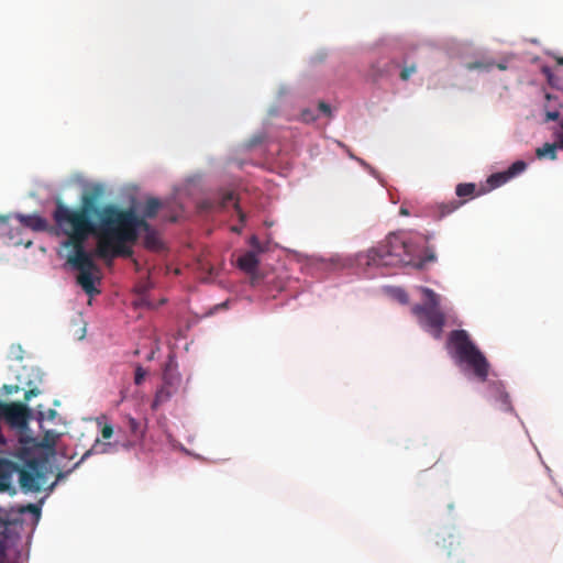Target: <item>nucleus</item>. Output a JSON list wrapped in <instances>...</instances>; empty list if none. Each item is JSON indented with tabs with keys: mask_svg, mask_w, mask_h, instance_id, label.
Wrapping results in <instances>:
<instances>
[{
	"mask_svg": "<svg viewBox=\"0 0 563 563\" xmlns=\"http://www.w3.org/2000/svg\"><path fill=\"white\" fill-rule=\"evenodd\" d=\"M101 194L100 187L84 192L80 207L76 209L58 199L53 212L56 227L67 236L63 243V246L69 250L67 264L78 272L77 284L89 296L100 292L95 286L96 279H99V267L93 261V255H106L111 238L103 227L104 212L108 208L120 209L114 205L99 208L98 200Z\"/></svg>",
	"mask_w": 563,
	"mask_h": 563,
	"instance_id": "1",
	"label": "nucleus"
},
{
	"mask_svg": "<svg viewBox=\"0 0 563 563\" xmlns=\"http://www.w3.org/2000/svg\"><path fill=\"white\" fill-rule=\"evenodd\" d=\"M103 227L111 235L108 241L106 255H100L108 265L115 257H131L133 250L129 244H134L140 231L144 232V245L150 250H158L162 242L156 230L143 218H140L132 209L108 208L104 212Z\"/></svg>",
	"mask_w": 563,
	"mask_h": 563,
	"instance_id": "2",
	"label": "nucleus"
},
{
	"mask_svg": "<svg viewBox=\"0 0 563 563\" xmlns=\"http://www.w3.org/2000/svg\"><path fill=\"white\" fill-rule=\"evenodd\" d=\"M418 254L419 247L409 234L391 233L376 247L367 252L365 264L376 267L413 265L417 268H422L426 262L435 260V255L431 253L416 262Z\"/></svg>",
	"mask_w": 563,
	"mask_h": 563,
	"instance_id": "3",
	"label": "nucleus"
},
{
	"mask_svg": "<svg viewBox=\"0 0 563 563\" xmlns=\"http://www.w3.org/2000/svg\"><path fill=\"white\" fill-rule=\"evenodd\" d=\"M446 347L456 365H465L479 382L487 380L490 364L465 330L451 331Z\"/></svg>",
	"mask_w": 563,
	"mask_h": 563,
	"instance_id": "4",
	"label": "nucleus"
},
{
	"mask_svg": "<svg viewBox=\"0 0 563 563\" xmlns=\"http://www.w3.org/2000/svg\"><path fill=\"white\" fill-rule=\"evenodd\" d=\"M426 302L412 307V313L418 318L422 328L429 331L435 339H440L445 324V316L440 310V298L430 288L422 287Z\"/></svg>",
	"mask_w": 563,
	"mask_h": 563,
	"instance_id": "5",
	"label": "nucleus"
},
{
	"mask_svg": "<svg viewBox=\"0 0 563 563\" xmlns=\"http://www.w3.org/2000/svg\"><path fill=\"white\" fill-rule=\"evenodd\" d=\"M41 462L31 459L26 462L25 467H20L19 473L20 487L25 493H38L45 483V474L42 472Z\"/></svg>",
	"mask_w": 563,
	"mask_h": 563,
	"instance_id": "6",
	"label": "nucleus"
},
{
	"mask_svg": "<svg viewBox=\"0 0 563 563\" xmlns=\"http://www.w3.org/2000/svg\"><path fill=\"white\" fill-rule=\"evenodd\" d=\"M0 415L8 423L14 427H24L27 421L29 409L21 402H0Z\"/></svg>",
	"mask_w": 563,
	"mask_h": 563,
	"instance_id": "7",
	"label": "nucleus"
},
{
	"mask_svg": "<svg viewBox=\"0 0 563 563\" xmlns=\"http://www.w3.org/2000/svg\"><path fill=\"white\" fill-rule=\"evenodd\" d=\"M19 470V465L12 461L0 457V493L12 492V476Z\"/></svg>",
	"mask_w": 563,
	"mask_h": 563,
	"instance_id": "8",
	"label": "nucleus"
},
{
	"mask_svg": "<svg viewBox=\"0 0 563 563\" xmlns=\"http://www.w3.org/2000/svg\"><path fill=\"white\" fill-rule=\"evenodd\" d=\"M16 219L21 224L36 232H43L48 229L47 220L37 214H16Z\"/></svg>",
	"mask_w": 563,
	"mask_h": 563,
	"instance_id": "9",
	"label": "nucleus"
},
{
	"mask_svg": "<svg viewBox=\"0 0 563 563\" xmlns=\"http://www.w3.org/2000/svg\"><path fill=\"white\" fill-rule=\"evenodd\" d=\"M489 391L492 397L500 402V408L506 411H510L511 405L509 400V395L505 391L504 385L499 382H494L489 384Z\"/></svg>",
	"mask_w": 563,
	"mask_h": 563,
	"instance_id": "10",
	"label": "nucleus"
},
{
	"mask_svg": "<svg viewBox=\"0 0 563 563\" xmlns=\"http://www.w3.org/2000/svg\"><path fill=\"white\" fill-rule=\"evenodd\" d=\"M260 264V260L257 257V253L254 251H249L241 255L238 260V266L240 269L247 274L254 273Z\"/></svg>",
	"mask_w": 563,
	"mask_h": 563,
	"instance_id": "11",
	"label": "nucleus"
},
{
	"mask_svg": "<svg viewBox=\"0 0 563 563\" xmlns=\"http://www.w3.org/2000/svg\"><path fill=\"white\" fill-rule=\"evenodd\" d=\"M448 555L454 559V563H466L467 553L457 539L450 538Z\"/></svg>",
	"mask_w": 563,
	"mask_h": 563,
	"instance_id": "12",
	"label": "nucleus"
},
{
	"mask_svg": "<svg viewBox=\"0 0 563 563\" xmlns=\"http://www.w3.org/2000/svg\"><path fill=\"white\" fill-rule=\"evenodd\" d=\"M10 531L5 521H0V563H10L7 556Z\"/></svg>",
	"mask_w": 563,
	"mask_h": 563,
	"instance_id": "13",
	"label": "nucleus"
},
{
	"mask_svg": "<svg viewBox=\"0 0 563 563\" xmlns=\"http://www.w3.org/2000/svg\"><path fill=\"white\" fill-rule=\"evenodd\" d=\"M233 202L234 205V209L236 210V213H238V217H239V220L242 224L245 223L246 221V214L242 211V209L240 208V205L238 203V201L235 200V195L233 191H227L222 195L221 199H220V207L221 208H225L229 206V203Z\"/></svg>",
	"mask_w": 563,
	"mask_h": 563,
	"instance_id": "14",
	"label": "nucleus"
},
{
	"mask_svg": "<svg viewBox=\"0 0 563 563\" xmlns=\"http://www.w3.org/2000/svg\"><path fill=\"white\" fill-rule=\"evenodd\" d=\"M162 207V203L159 201V199L157 198H148L145 203H144V207L142 209V216H139L140 218H143V219H153L157 216L159 209Z\"/></svg>",
	"mask_w": 563,
	"mask_h": 563,
	"instance_id": "15",
	"label": "nucleus"
},
{
	"mask_svg": "<svg viewBox=\"0 0 563 563\" xmlns=\"http://www.w3.org/2000/svg\"><path fill=\"white\" fill-rule=\"evenodd\" d=\"M463 205V201L451 200L449 202H441L437 205V218L440 220L455 210H457Z\"/></svg>",
	"mask_w": 563,
	"mask_h": 563,
	"instance_id": "16",
	"label": "nucleus"
},
{
	"mask_svg": "<svg viewBox=\"0 0 563 563\" xmlns=\"http://www.w3.org/2000/svg\"><path fill=\"white\" fill-rule=\"evenodd\" d=\"M128 429L133 437L134 440H140L143 438L144 430L141 423L133 417L128 418Z\"/></svg>",
	"mask_w": 563,
	"mask_h": 563,
	"instance_id": "17",
	"label": "nucleus"
},
{
	"mask_svg": "<svg viewBox=\"0 0 563 563\" xmlns=\"http://www.w3.org/2000/svg\"><path fill=\"white\" fill-rule=\"evenodd\" d=\"M556 146L555 144L545 143L542 147L537 148L536 154L539 158L549 156L551 159L556 158Z\"/></svg>",
	"mask_w": 563,
	"mask_h": 563,
	"instance_id": "18",
	"label": "nucleus"
},
{
	"mask_svg": "<svg viewBox=\"0 0 563 563\" xmlns=\"http://www.w3.org/2000/svg\"><path fill=\"white\" fill-rule=\"evenodd\" d=\"M510 178L508 177L506 170L501 173H495L490 175L487 179V183L493 187L497 188L504 184H506Z\"/></svg>",
	"mask_w": 563,
	"mask_h": 563,
	"instance_id": "19",
	"label": "nucleus"
},
{
	"mask_svg": "<svg viewBox=\"0 0 563 563\" xmlns=\"http://www.w3.org/2000/svg\"><path fill=\"white\" fill-rule=\"evenodd\" d=\"M475 189H476V187L474 184L465 183V184H459L456 186L455 192H456V196L460 198L472 197L475 192Z\"/></svg>",
	"mask_w": 563,
	"mask_h": 563,
	"instance_id": "20",
	"label": "nucleus"
},
{
	"mask_svg": "<svg viewBox=\"0 0 563 563\" xmlns=\"http://www.w3.org/2000/svg\"><path fill=\"white\" fill-rule=\"evenodd\" d=\"M172 397V391L168 387L163 386L156 391L154 401H153V408L158 407L163 402L167 401Z\"/></svg>",
	"mask_w": 563,
	"mask_h": 563,
	"instance_id": "21",
	"label": "nucleus"
},
{
	"mask_svg": "<svg viewBox=\"0 0 563 563\" xmlns=\"http://www.w3.org/2000/svg\"><path fill=\"white\" fill-rule=\"evenodd\" d=\"M527 168V164L523 161H517L509 166L506 170L508 177L511 179L515 176L521 174Z\"/></svg>",
	"mask_w": 563,
	"mask_h": 563,
	"instance_id": "22",
	"label": "nucleus"
},
{
	"mask_svg": "<svg viewBox=\"0 0 563 563\" xmlns=\"http://www.w3.org/2000/svg\"><path fill=\"white\" fill-rule=\"evenodd\" d=\"M495 64L493 62H472L466 64L468 70H490Z\"/></svg>",
	"mask_w": 563,
	"mask_h": 563,
	"instance_id": "23",
	"label": "nucleus"
},
{
	"mask_svg": "<svg viewBox=\"0 0 563 563\" xmlns=\"http://www.w3.org/2000/svg\"><path fill=\"white\" fill-rule=\"evenodd\" d=\"M417 71V67L415 64L410 65V66H406L401 69L400 71V79L406 81L408 80L412 74H415Z\"/></svg>",
	"mask_w": 563,
	"mask_h": 563,
	"instance_id": "24",
	"label": "nucleus"
},
{
	"mask_svg": "<svg viewBox=\"0 0 563 563\" xmlns=\"http://www.w3.org/2000/svg\"><path fill=\"white\" fill-rule=\"evenodd\" d=\"M301 120L306 123H310V122H313L316 119H317V115L314 113V110L312 109H303L301 111Z\"/></svg>",
	"mask_w": 563,
	"mask_h": 563,
	"instance_id": "25",
	"label": "nucleus"
},
{
	"mask_svg": "<svg viewBox=\"0 0 563 563\" xmlns=\"http://www.w3.org/2000/svg\"><path fill=\"white\" fill-rule=\"evenodd\" d=\"M100 445V441L97 439L95 444L92 445V448L90 450H88L80 459L79 462H77L75 464V467H77L84 460H86L89 455H91L92 453H98V446Z\"/></svg>",
	"mask_w": 563,
	"mask_h": 563,
	"instance_id": "26",
	"label": "nucleus"
},
{
	"mask_svg": "<svg viewBox=\"0 0 563 563\" xmlns=\"http://www.w3.org/2000/svg\"><path fill=\"white\" fill-rule=\"evenodd\" d=\"M145 375H146V372L143 369V367L137 366L135 368L134 383L136 385H141L144 380Z\"/></svg>",
	"mask_w": 563,
	"mask_h": 563,
	"instance_id": "27",
	"label": "nucleus"
},
{
	"mask_svg": "<svg viewBox=\"0 0 563 563\" xmlns=\"http://www.w3.org/2000/svg\"><path fill=\"white\" fill-rule=\"evenodd\" d=\"M250 245L255 250L254 252H256V253H261L264 251L261 241L255 235L251 236Z\"/></svg>",
	"mask_w": 563,
	"mask_h": 563,
	"instance_id": "28",
	"label": "nucleus"
},
{
	"mask_svg": "<svg viewBox=\"0 0 563 563\" xmlns=\"http://www.w3.org/2000/svg\"><path fill=\"white\" fill-rule=\"evenodd\" d=\"M101 435L103 439H110L113 435V428L111 424H104L101 429Z\"/></svg>",
	"mask_w": 563,
	"mask_h": 563,
	"instance_id": "29",
	"label": "nucleus"
},
{
	"mask_svg": "<svg viewBox=\"0 0 563 563\" xmlns=\"http://www.w3.org/2000/svg\"><path fill=\"white\" fill-rule=\"evenodd\" d=\"M318 110L323 112L328 117L331 115V108H330V106L328 103L323 102V101L319 102Z\"/></svg>",
	"mask_w": 563,
	"mask_h": 563,
	"instance_id": "30",
	"label": "nucleus"
},
{
	"mask_svg": "<svg viewBox=\"0 0 563 563\" xmlns=\"http://www.w3.org/2000/svg\"><path fill=\"white\" fill-rule=\"evenodd\" d=\"M396 297L401 301L402 303L408 302V295L405 290L398 288L396 289Z\"/></svg>",
	"mask_w": 563,
	"mask_h": 563,
	"instance_id": "31",
	"label": "nucleus"
},
{
	"mask_svg": "<svg viewBox=\"0 0 563 563\" xmlns=\"http://www.w3.org/2000/svg\"><path fill=\"white\" fill-rule=\"evenodd\" d=\"M560 117L558 111H548L545 114L547 121H556Z\"/></svg>",
	"mask_w": 563,
	"mask_h": 563,
	"instance_id": "32",
	"label": "nucleus"
},
{
	"mask_svg": "<svg viewBox=\"0 0 563 563\" xmlns=\"http://www.w3.org/2000/svg\"><path fill=\"white\" fill-rule=\"evenodd\" d=\"M37 394H38V390H37V389H30V390H27V391L25 393V395H24V399H25L26 401H29V400L31 399V397L36 396Z\"/></svg>",
	"mask_w": 563,
	"mask_h": 563,
	"instance_id": "33",
	"label": "nucleus"
},
{
	"mask_svg": "<svg viewBox=\"0 0 563 563\" xmlns=\"http://www.w3.org/2000/svg\"><path fill=\"white\" fill-rule=\"evenodd\" d=\"M27 509L31 511V512H38V508L36 505H33V504H30L27 506Z\"/></svg>",
	"mask_w": 563,
	"mask_h": 563,
	"instance_id": "34",
	"label": "nucleus"
},
{
	"mask_svg": "<svg viewBox=\"0 0 563 563\" xmlns=\"http://www.w3.org/2000/svg\"><path fill=\"white\" fill-rule=\"evenodd\" d=\"M496 67H497L498 69H500V70H506V69H507V66H506V64H504V63H499V64H497V65H496Z\"/></svg>",
	"mask_w": 563,
	"mask_h": 563,
	"instance_id": "35",
	"label": "nucleus"
},
{
	"mask_svg": "<svg viewBox=\"0 0 563 563\" xmlns=\"http://www.w3.org/2000/svg\"><path fill=\"white\" fill-rule=\"evenodd\" d=\"M558 147L563 150V134L559 137Z\"/></svg>",
	"mask_w": 563,
	"mask_h": 563,
	"instance_id": "36",
	"label": "nucleus"
},
{
	"mask_svg": "<svg viewBox=\"0 0 563 563\" xmlns=\"http://www.w3.org/2000/svg\"><path fill=\"white\" fill-rule=\"evenodd\" d=\"M8 216H1L0 214V222L5 223L8 221Z\"/></svg>",
	"mask_w": 563,
	"mask_h": 563,
	"instance_id": "37",
	"label": "nucleus"
},
{
	"mask_svg": "<svg viewBox=\"0 0 563 563\" xmlns=\"http://www.w3.org/2000/svg\"><path fill=\"white\" fill-rule=\"evenodd\" d=\"M232 231H233V232H236V233H240V232H241V229H240V228H238V227H233V228H232Z\"/></svg>",
	"mask_w": 563,
	"mask_h": 563,
	"instance_id": "38",
	"label": "nucleus"
},
{
	"mask_svg": "<svg viewBox=\"0 0 563 563\" xmlns=\"http://www.w3.org/2000/svg\"><path fill=\"white\" fill-rule=\"evenodd\" d=\"M558 63H559L560 65H563V57L559 58V59H558Z\"/></svg>",
	"mask_w": 563,
	"mask_h": 563,
	"instance_id": "39",
	"label": "nucleus"
},
{
	"mask_svg": "<svg viewBox=\"0 0 563 563\" xmlns=\"http://www.w3.org/2000/svg\"><path fill=\"white\" fill-rule=\"evenodd\" d=\"M545 97H547V99H551L552 98V96L550 93H547Z\"/></svg>",
	"mask_w": 563,
	"mask_h": 563,
	"instance_id": "40",
	"label": "nucleus"
}]
</instances>
